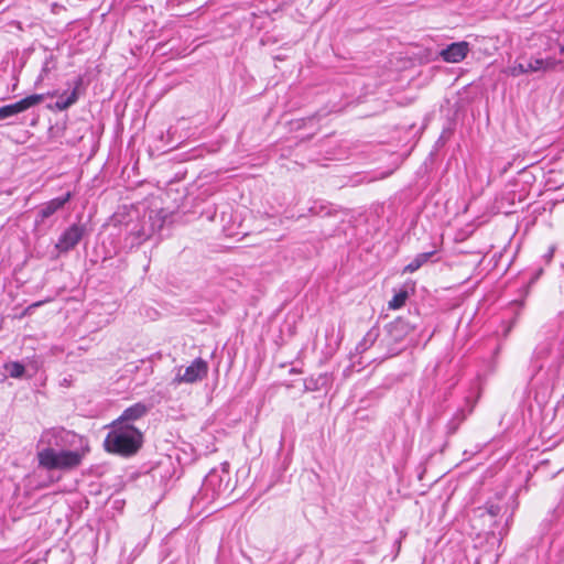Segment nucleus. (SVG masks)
<instances>
[{
	"label": "nucleus",
	"instance_id": "14",
	"mask_svg": "<svg viewBox=\"0 0 564 564\" xmlns=\"http://www.w3.org/2000/svg\"><path fill=\"white\" fill-rule=\"evenodd\" d=\"M498 512H499V508H497V507H491V508L489 509V513H490L492 517H495Z\"/></svg>",
	"mask_w": 564,
	"mask_h": 564
},
{
	"label": "nucleus",
	"instance_id": "10",
	"mask_svg": "<svg viewBox=\"0 0 564 564\" xmlns=\"http://www.w3.org/2000/svg\"><path fill=\"white\" fill-rule=\"evenodd\" d=\"M77 100V91L74 89L66 98L64 95L59 97V99L55 104V108L58 110H65Z\"/></svg>",
	"mask_w": 564,
	"mask_h": 564
},
{
	"label": "nucleus",
	"instance_id": "9",
	"mask_svg": "<svg viewBox=\"0 0 564 564\" xmlns=\"http://www.w3.org/2000/svg\"><path fill=\"white\" fill-rule=\"evenodd\" d=\"M148 412V408L142 403H135L126 409L123 413L115 421L118 424H130L137 421Z\"/></svg>",
	"mask_w": 564,
	"mask_h": 564
},
{
	"label": "nucleus",
	"instance_id": "12",
	"mask_svg": "<svg viewBox=\"0 0 564 564\" xmlns=\"http://www.w3.org/2000/svg\"><path fill=\"white\" fill-rule=\"evenodd\" d=\"M7 371L10 373L12 378H20L24 373V366L20 362H9L6 365Z\"/></svg>",
	"mask_w": 564,
	"mask_h": 564
},
{
	"label": "nucleus",
	"instance_id": "2",
	"mask_svg": "<svg viewBox=\"0 0 564 564\" xmlns=\"http://www.w3.org/2000/svg\"><path fill=\"white\" fill-rule=\"evenodd\" d=\"M143 442L142 433L131 424L112 423V429L105 440L107 452L121 456L135 454Z\"/></svg>",
	"mask_w": 564,
	"mask_h": 564
},
{
	"label": "nucleus",
	"instance_id": "3",
	"mask_svg": "<svg viewBox=\"0 0 564 564\" xmlns=\"http://www.w3.org/2000/svg\"><path fill=\"white\" fill-rule=\"evenodd\" d=\"M560 65H562V62L554 57L532 58L525 65L522 63L514 64L506 73L512 77H518L523 74L553 72Z\"/></svg>",
	"mask_w": 564,
	"mask_h": 564
},
{
	"label": "nucleus",
	"instance_id": "8",
	"mask_svg": "<svg viewBox=\"0 0 564 564\" xmlns=\"http://www.w3.org/2000/svg\"><path fill=\"white\" fill-rule=\"evenodd\" d=\"M72 198V193L68 192L63 197L51 199L50 202L42 205L39 210L37 223H43L46 218L51 217L57 210H59L66 203Z\"/></svg>",
	"mask_w": 564,
	"mask_h": 564
},
{
	"label": "nucleus",
	"instance_id": "15",
	"mask_svg": "<svg viewBox=\"0 0 564 564\" xmlns=\"http://www.w3.org/2000/svg\"><path fill=\"white\" fill-rule=\"evenodd\" d=\"M560 53L564 55V45L560 47Z\"/></svg>",
	"mask_w": 564,
	"mask_h": 564
},
{
	"label": "nucleus",
	"instance_id": "13",
	"mask_svg": "<svg viewBox=\"0 0 564 564\" xmlns=\"http://www.w3.org/2000/svg\"><path fill=\"white\" fill-rule=\"evenodd\" d=\"M422 265V262L419 258L414 259L409 265L405 267L404 271L406 272H414L417 269H420Z\"/></svg>",
	"mask_w": 564,
	"mask_h": 564
},
{
	"label": "nucleus",
	"instance_id": "6",
	"mask_svg": "<svg viewBox=\"0 0 564 564\" xmlns=\"http://www.w3.org/2000/svg\"><path fill=\"white\" fill-rule=\"evenodd\" d=\"M84 235V228L78 225H73L66 229L59 237L56 249L61 252H66L73 249L82 239Z\"/></svg>",
	"mask_w": 564,
	"mask_h": 564
},
{
	"label": "nucleus",
	"instance_id": "1",
	"mask_svg": "<svg viewBox=\"0 0 564 564\" xmlns=\"http://www.w3.org/2000/svg\"><path fill=\"white\" fill-rule=\"evenodd\" d=\"M69 433L64 430L44 431L37 443L39 466L45 469H72L77 467L84 453L77 451H64Z\"/></svg>",
	"mask_w": 564,
	"mask_h": 564
},
{
	"label": "nucleus",
	"instance_id": "11",
	"mask_svg": "<svg viewBox=\"0 0 564 564\" xmlns=\"http://www.w3.org/2000/svg\"><path fill=\"white\" fill-rule=\"evenodd\" d=\"M408 296H409V293L405 290L398 292L392 297V300L389 301V303H388L389 308L398 310V308L402 307L405 304Z\"/></svg>",
	"mask_w": 564,
	"mask_h": 564
},
{
	"label": "nucleus",
	"instance_id": "5",
	"mask_svg": "<svg viewBox=\"0 0 564 564\" xmlns=\"http://www.w3.org/2000/svg\"><path fill=\"white\" fill-rule=\"evenodd\" d=\"M55 93L47 94H35L30 95L14 104L7 105L0 108V120L8 117L21 113L39 104H41L46 97H54Z\"/></svg>",
	"mask_w": 564,
	"mask_h": 564
},
{
	"label": "nucleus",
	"instance_id": "7",
	"mask_svg": "<svg viewBox=\"0 0 564 564\" xmlns=\"http://www.w3.org/2000/svg\"><path fill=\"white\" fill-rule=\"evenodd\" d=\"M469 52V44L465 41L455 42L443 48L440 56L447 63H459L466 58Z\"/></svg>",
	"mask_w": 564,
	"mask_h": 564
},
{
	"label": "nucleus",
	"instance_id": "4",
	"mask_svg": "<svg viewBox=\"0 0 564 564\" xmlns=\"http://www.w3.org/2000/svg\"><path fill=\"white\" fill-rule=\"evenodd\" d=\"M207 372V362L200 358H197L187 367H178L172 383L175 386L182 383H194L205 378Z\"/></svg>",
	"mask_w": 564,
	"mask_h": 564
}]
</instances>
